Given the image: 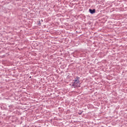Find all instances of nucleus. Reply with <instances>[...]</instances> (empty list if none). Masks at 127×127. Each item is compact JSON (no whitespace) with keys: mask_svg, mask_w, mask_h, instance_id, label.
I'll use <instances>...</instances> for the list:
<instances>
[{"mask_svg":"<svg viewBox=\"0 0 127 127\" xmlns=\"http://www.w3.org/2000/svg\"><path fill=\"white\" fill-rule=\"evenodd\" d=\"M89 12H90V13L93 14V13H95V12H96V10L95 9H93V10H92L91 9H89Z\"/></svg>","mask_w":127,"mask_h":127,"instance_id":"f03ea898","label":"nucleus"},{"mask_svg":"<svg viewBox=\"0 0 127 127\" xmlns=\"http://www.w3.org/2000/svg\"><path fill=\"white\" fill-rule=\"evenodd\" d=\"M77 79H75L72 84V86L73 88H78L79 87H81V83H80L79 78L77 77Z\"/></svg>","mask_w":127,"mask_h":127,"instance_id":"f257e3e1","label":"nucleus"}]
</instances>
